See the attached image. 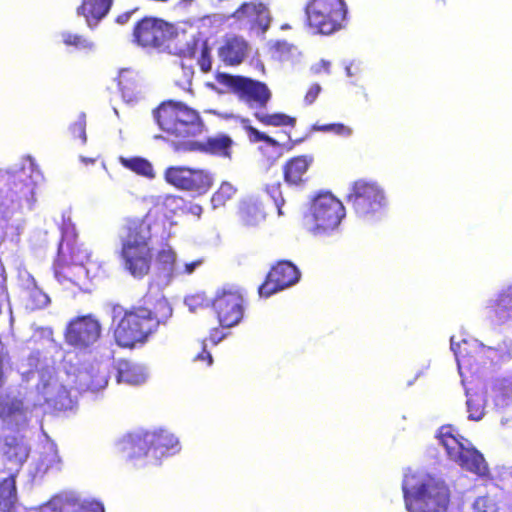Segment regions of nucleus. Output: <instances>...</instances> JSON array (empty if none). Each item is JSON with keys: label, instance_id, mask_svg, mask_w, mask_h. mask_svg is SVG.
I'll use <instances>...</instances> for the list:
<instances>
[{"label": "nucleus", "instance_id": "c85d7f7f", "mask_svg": "<svg viewBox=\"0 0 512 512\" xmlns=\"http://www.w3.org/2000/svg\"><path fill=\"white\" fill-rule=\"evenodd\" d=\"M119 162L126 169L149 179L155 177V172L152 164L142 157H120Z\"/></svg>", "mask_w": 512, "mask_h": 512}, {"label": "nucleus", "instance_id": "7ed1b4c3", "mask_svg": "<svg viewBox=\"0 0 512 512\" xmlns=\"http://www.w3.org/2000/svg\"><path fill=\"white\" fill-rule=\"evenodd\" d=\"M153 116L166 139L178 152H186L193 138L200 135L205 128L204 120L197 109L174 99L162 101L153 110Z\"/></svg>", "mask_w": 512, "mask_h": 512}, {"label": "nucleus", "instance_id": "a18cd8bd", "mask_svg": "<svg viewBox=\"0 0 512 512\" xmlns=\"http://www.w3.org/2000/svg\"><path fill=\"white\" fill-rule=\"evenodd\" d=\"M330 66H331V63L329 61L322 59L317 64L312 66V71L315 74H321V73L329 74Z\"/></svg>", "mask_w": 512, "mask_h": 512}, {"label": "nucleus", "instance_id": "b1692460", "mask_svg": "<svg viewBox=\"0 0 512 512\" xmlns=\"http://www.w3.org/2000/svg\"><path fill=\"white\" fill-rule=\"evenodd\" d=\"M113 2L114 0H82L76 13L84 17L87 25L93 28L108 15Z\"/></svg>", "mask_w": 512, "mask_h": 512}, {"label": "nucleus", "instance_id": "2f4dec72", "mask_svg": "<svg viewBox=\"0 0 512 512\" xmlns=\"http://www.w3.org/2000/svg\"><path fill=\"white\" fill-rule=\"evenodd\" d=\"M248 122H249L248 119L242 120V123L244 124L243 125L244 130L247 133L248 140L250 141V143L255 144V143L263 142L266 146H269L272 148L280 147V143L276 139L270 137L269 135H267L264 132L259 131L257 128L249 125Z\"/></svg>", "mask_w": 512, "mask_h": 512}, {"label": "nucleus", "instance_id": "f03ea898", "mask_svg": "<svg viewBox=\"0 0 512 512\" xmlns=\"http://www.w3.org/2000/svg\"><path fill=\"white\" fill-rule=\"evenodd\" d=\"M152 221L148 215L126 218L120 228L118 258L123 270L136 280L147 277L154 263Z\"/></svg>", "mask_w": 512, "mask_h": 512}, {"label": "nucleus", "instance_id": "1a4fd4ad", "mask_svg": "<svg viewBox=\"0 0 512 512\" xmlns=\"http://www.w3.org/2000/svg\"><path fill=\"white\" fill-rule=\"evenodd\" d=\"M177 439L165 430L142 431L128 434L123 440V449L130 458L150 457L155 462L172 454Z\"/></svg>", "mask_w": 512, "mask_h": 512}, {"label": "nucleus", "instance_id": "39448f33", "mask_svg": "<svg viewBox=\"0 0 512 512\" xmlns=\"http://www.w3.org/2000/svg\"><path fill=\"white\" fill-rule=\"evenodd\" d=\"M89 258L87 249L78 243L74 225L64 223L57 257L53 264L55 278L61 284L79 285L84 270L89 271V268H85Z\"/></svg>", "mask_w": 512, "mask_h": 512}, {"label": "nucleus", "instance_id": "c03bdc74", "mask_svg": "<svg viewBox=\"0 0 512 512\" xmlns=\"http://www.w3.org/2000/svg\"><path fill=\"white\" fill-rule=\"evenodd\" d=\"M322 91V88L320 86V84L318 83H313L307 90V92L305 93V96H304V102L306 105H311L313 104L317 97L319 96V94L321 93Z\"/></svg>", "mask_w": 512, "mask_h": 512}, {"label": "nucleus", "instance_id": "4468645a", "mask_svg": "<svg viewBox=\"0 0 512 512\" xmlns=\"http://www.w3.org/2000/svg\"><path fill=\"white\" fill-rule=\"evenodd\" d=\"M164 179L179 190L194 192L197 195L206 194L214 184L213 175L208 170L188 166L167 167Z\"/></svg>", "mask_w": 512, "mask_h": 512}, {"label": "nucleus", "instance_id": "9d476101", "mask_svg": "<svg viewBox=\"0 0 512 512\" xmlns=\"http://www.w3.org/2000/svg\"><path fill=\"white\" fill-rule=\"evenodd\" d=\"M307 25L317 34L340 30L347 16L344 0H311L305 8Z\"/></svg>", "mask_w": 512, "mask_h": 512}, {"label": "nucleus", "instance_id": "473e14b6", "mask_svg": "<svg viewBox=\"0 0 512 512\" xmlns=\"http://www.w3.org/2000/svg\"><path fill=\"white\" fill-rule=\"evenodd\" d=\"M10 190L18 196L19 199H28L33 195L34 184L32 181L23 178L21 174L13 175L9 183Z\"/></svg>", "mask_w": 512, "mask_h": 512}, {"label": "nucleus", "instance_id": "a878e982", "mask_svg": "<svg viewBox=\"0 0 512 512\" xmlns=\"http://www.w3.org/2000/svg\"><path fill=\"white\" fill-rule=\"evenodd\" d=\"M16 476L9 475L0 481V512H16Z\"/></svg>", "mask_w": 512, "mask_h": 512}, {"label": "nucleus", "instance_id": "3c124183", "mask_svg": "<svg viewBox=\"0 0 512 512\" xmlns=\"http://www.w3.org/2000/svg\"><path fill=\"white\" fill-rule=\"evenodd\" d=\"M6 377L4 374L3 360L0 358V389L5 385Z\"/></svg>", "mask_w": 512, "mask_h": 512}, {"label": "nucleus", "instance_id": "393cba45", "mask_svg": "<svg viewBox=\"0 0 512 512\" xmlns=\"http://www.w3.org/2000/svg\"><path fill=\"white\" fill-rule=\"evenodd\" d=\"M2 452L8 461L21 465L28 458L29 448L24 441V436L7 435L3 439Z\"/></svg>", "mask_w": 512, "mask_h": 512}, {"label": "nucleus", "instance_id": "7c9ffc66", "mask_svg": "<svg viewBox=\"0 0 512 512\" xmlns=\"http://www.w3.org/2000/svg\"><path fill=\"white\" fill-rule=\"evenodd\" d=\"M466 395L468 418L473 421L481 420L485 414V397L480 393H470L469 389H466Z\"/></svg>", "mask_w": 512, "mask_h": 512}, {"label": "nucleus", "instance_id": "c756f323", "mask_svg": "<svg viewBox=\"0 0 512 512\" xmlns=\"http://www.w3.org/2000/svg\"><path fill=\"white\" fill-rule=\"evenodd\" d=\"M118 87L124 98L131 100L138 90L137 75L129 69H123L117 76Z\"/></svg>", "mask_w": 512, "mask_h": 512}, {"label": "nucleus", "instance_id": "79ce46f5", "mask_svg": "<svg viewBox=\"0 0 512 512\" xmlns=\"http://www.w3.org/2000/svg\"><path fill=\"white\" fill-rule=\"evenodd\" d=\"M198 65L200 70L204 73H208L212 69V58L211 50L207 44H204L201 48L200 56L198 58Z\"/></svg>", "mask_w": 512, "mask_h": 512}, {"label": "nucleus", "instance_id": "5701e85b", "mask_svg": "<svg viewBox=\"0 0 512 512\" xmlns=\"http://www.w3.org/2000/svg\"><path fill=\"white\" fill-rule=\"evenodd\" d=\"M312 162L313 157L308 155H298L288 159L283 166L284 181L292 186L304 184L305 176Z\"/></svg>", "mask_w": 512, "mask_h": 512}, {"label": "nucleus", "instance_id": "a19ab883", "mask_svg": "<svg viewBox=\"0 0 512 512\" xmlns=\"http://www.w3.org/2000/svg\"><path fill=\"white\" fill-rule=\"evenodd\" d=\"M473 508L475 512H497L495 502L488 496L478 497L473 504Z\"/></svg>", "mask_w": 512, "mask_h": 512}, {"label": "nucleus", "instance_id": "6ab92c4d", "mask_svg": "<svg viewBox=\"0 0 512 512\" xmlns=\"http://www.w3.org/2000/svg\"><path fill=\"white\" fill-rule=\"evenodd\" d=\"M0 421L5 429L18 432L29 423L28 408L22 398L0 393Z\"/></svg>", "mask_w": 512, "mask_h": 512}, {"label": "nucleus", "instance_id": "58836bf2", "mask_svg": "<svg viewBox=\"0 0 512 512\" xmlns=\"http://www.w3.org/2000/svg\"><path fill=\"white\" fill-rule=\"evenodd\" d=\"M71 137L74 140H80L82 144L86 143V118L85 115H80L79 118L71 124L70 128Z\"/></svg>", "mask_w": 512, "mask_h": 512}, {"label": "nucleus", "instance_id": "09e8293b", "mask_svg": "<svg viewBox=\"0 0 512 512\" xmlns=\"http://www.w3.org/2000/svg\"><path fill=\"white\" fill-rule=\"evenodd\" d=\"M132 14H133V11H127L125 13H122L117 16L116 22L119 24H125L129 21Z\"/></svg>", "mask_w": 512, "mask_h": 512}, {"label": "nucleus", "instance_id": "20e7f679", "mask_svg": "<svg viewBox=\"0 0 512 512\" xmlns=\"http://www.w3.org/2000/svg\"><path fill=\"white\" fill-rule=\"evenodd\" d=\"M218 81L227 87L241 102L248 108L254 110L253 116L264 126L272 127H294L296 118L282 112L265 113L272 98V92L266 83L241 75H230L223 73Z\"/></svg>", "mask_w": 512, "mask_h": 512}, {"label": "nucleus", "instance_id": "f3484780", "mask_svg": "<svg viewBox=\"0 0 512 512\" xmlns=\"http://www.w3.org/2000/svg\"><path fill=\"white\" fill-rule=\"evenodd\" d=\"M301 272L298 267L289 260L277 261L268 271L265 280L258 287L260 297L268 298L299 282Z\"/></svg>", "mask_w": 512, "mask_h": 512}, {"label": "nucleus", "instance_id": "f257e3e1", "mask_svg": "<svg viewBox=\"0 0 512 512\" xmlns=\"http://www.w3.org/2000/svg\"><path fill=\"white\" fill-rule=\"evenodd\" d=\"M172 307L166 299H158L152 308L133 305L124 309L119 304L112 306L113 321L118 318L113 330L115 343L126 349L147 344L157 333L160 325L172 316Z\"/></svg>", "mask_w": 512, "mask_h": 512}, {"label": "nucleus", "instance_id": "6e6d98bb", "mask_svg": "<svg viewBox=\"0 0 512 512\" xmlns=\"http://www.w3.org/2000/svg\"><path fill=\"white\" fill-rule=\"evenodd\" d=\"M82 161L85 162V163H93L94 162V159H86V158H82Z\"/></svg>", "mask_w": 512, "mask_h": 512}, {"label": "nucleus", "instance_id": "2eb2a0df", "mask_svg": "<svg viewBox=\"0 0 512 512\" xmlns=\"http://www.w3.org/2000/svg\"><path fill=\"white\" fill-rule=\"evenodd\" d=\"M212 309L221 328H232L244 318L245 300L237 290L222 289L212 300Z\"/></svg>", "mask_w": 512, "mask_h": 512}, {"label": "nucleus", "instance_id": "4c0bfd02", "mask_svg": "<svg viewBox=\"0 0 512 512\" xmlns=\"http://www.w3.org/2000/svg\"><path fill=\"white\" fill-rule=\"evenodd\" d=\"M314 131L320 132H332L336 135L340 136H350L352 134V129L342 123H331V124H314Z\"/></svg>", "mask_w": 512, "mask_h": 512}, {"label": "nucleus", "instance_id": "cd10ccee", "mask_svg": "<svg viewBox=\"0 0 512 512\" xmlns=\"http://www.w3.org/2000/svg\"><path fill=\"white\" fill-rule=\"evenodd\" d=\"M154 261L159 273L167 277L173 276L176 265V252L170 245L166 244L156 253L154 252Z\"/></svg>", "mask_w": 512, "mask_h": 512}, {"label": "nucleus", "instance_id": "ddd939ff", "mask_svg": "<svg viewBox=\"0 0 512 512\" xmlns=\"http://www.w3.org/2000/svg\"><path fill=\"white\" fill-rule=\"evenodd\" d=\"M232 24L239 30L256 35H264L271 25L270 10L261 0L242 2L229 16Z\"/></svg>", "mask_w": 512, "mask_h": 512}, {"label": "nucleus", "instance_id": "de8ad7c7", "mask_svg": "<svg viewBox=\"0 0 512 512\" xmlns=\"http://www.w3.org/2000/svg\"><path fill=\"white\" fill-rule=\"evenodd\" d=\"M194 359L199 360V361H204L207 366H210L213 362L212 355L205 348H203L202 351L200 353H198Z\"/></svg>", "mask_w": 512, "mask_h": 512}, {"label": "nucleus", "instance_id": "c9c22d12", "mask_svg": "<svg viewBox=\"0 0 512 512\" xmlns=\"http://www.w3.org/2000/svg\"><path fill=\"white\" fill-rule=\"evenodd\" d=\"M61 37L63 43L68 47H73L77 50H91L93 48V43L83 35L63 32Z\"/></svg>", "mask_w": 512, "mask_h": 512}, {"label": "nucleus", "instance_id": "603ef678", "mask_svg": "<svg viewBox=\"0 0 512 512\" xmlns=\"http://www.w3.org/2000/svg\"><path fill=\"white\" fill-rule=\"evenodd\" d=\"M190 212L199 216L202 213V207L198 204L192 205L190 207Z\"/></svg>", "mask_w": 512, "mask_h": 512}, {"label": "nucleus", "instance_id": "f704fd0d", "mask_svg": "<svg viewBox=\"0 0 512 512\" xmlns=\"http://www.w3.org/2000/svg\"><path fill=\"white\" fill-rule=\"evenodd\" d=\"M193 76L194 71L184 65H181L175 73V84L191 96H194V91L192 89Z\"/></svg>", "mask_w": 512, "mask_h": 512}, {"label": "nucleus", "instance_id": "412c9836", "mask_svg": "<svg viewBox=\"0 0 512 512\" xmlns=\"http://www.w3.org/2000/svg\"><path fill=\"white\" fill-rule=\"evenodd\" d=\"M234 141L226 134L208 137L205 141H195L187 146L186 152L199 151L222 158H231Z\"/></svg>", "mask_w": 512, "mask_h": 512}, {"label": "nucleus", "instance_id": "ea45409f", "mask_svg": "<svg viewBox=\"0 0 512 512\" xmlns=\"http://www.w3.org/2000/svg\"><path fill=\"white\" fill-rule=\"evenodd\" d=\"M266 191L269 194V196L272 198V200L277 208L278 215H283L282 207L285 204V200L282 195L280 182H276V183L267 185Z\"/></svg>", "mask_w": 512, "mask_h": 512}, {"label": "nucleus", "instance_id": "a211bd4d", "mask_svg": "<svg viewBox=\"0 0 512 512\" xmlns=\"http://www.w3.org/2000/svg\"><path fill=\"white\" fill-rule=\"evenodd\" d=\"M101 336V324L91 315L72 319L66 326L64 338L68 345L85 349L96 343Z\"/></svg>", "mask_w": 512, "mask_h": 512}, {"label": "nucleus", "instance_id": "0eeeda50", "mask_svg": "<svg viewBox=\"0 0 512 512\" xmlns=\"http://www.w3.org/2000/svg\"><path fill=\"white\" fill-rule=\"evenodd\" d=\"M414 480L415 476L406 477L402 484L408 512H446L450 503L449 487L432 477Z\"/></svg>", "mask_w": 512, "mask_h": 512}, {"label": "nucleus", "instance_id": "72a5a7b5", "mask_svg": "<svg viewBox=\"0 0 512 512\" xmlns=\"http://www.w3.org/2000/svg\"><path fill=\"white\" fill-rule=\"evenodd\" d=\"M236 190L228 182H223L219 188L212 194L211 204L213 208L224 206L234 196Z\"/></svg>", "mask_w": 512, "mask_h": 512}, {"label": "nucleus", "instance_id": "37998d69", "mask_svg": "<svg viewBox=\"0 0 512 512\" xmlns=\"http://www.w3.org/2000/svg\"><path fill=\"white\" fill-rule=\"evenodd\" d=\"M493 390L502 396L512 394V376L497 379L493 384Z\"/></svg>", "mask_w": 512, "mask_h": 512}, {"label": "nucleus", "instance_id": "8fccbe9b", "mask_svg": "<svg viewBox=\"0 0 512 512\" xmlns=\"http://www.w3.org/2000/svg\"><path fill=\"white\" fill-rule=\"evenodd\" d=\"M199 264H200V261H193V262L185 264L184 272L186 274H191Z\"/></svg>", "mask_w": 512, "mask_h": 512}, {"label": "nucleus", "instance_id": "e433bc0d", "mask_svg": "<svg viewBox=\"0 0 512 512\" xmlns=\"http://www.w3.org/2000/svg\"><path fill=\"white\" fill-rule=\"evenodd\" d=\"M28 303L31 309H43L50 303V298L38 287H33L29 289Z\"/></svg>", "mask_w": 512, "mask_h": 512}, {"label": "nucleus", "instance_id": "bb28decb", "mask_svg": "<svg viewBox=\"0 0 512 512\" xmlns=\"http://www.w3.org/2000/svg\"><path fill=\"white\" fill-rule=\"evenodd\" d=\"M146 376L142 369L129 360H119L117 363V381L129 385L142 384Z\"/></svg>", "mask_w": 512, "mask_h": 512}, {"label": "nucleus", "instance_id": "4d7b16f0", "mask_svg": "<svg viewBox=\"0 0 512 512\" xmlns=\"http://www.w3.org/2000/svg\"><path fill=\"white\" fill-rule=\"evenodd\" d=\"M347 73H348V75H350V68L349 67L347 68Z\"/></svg>", "mask_w": 512, "mask_h": 512}, {"label": "nucleus", "instance_id": "5fc2aeb1", "mask_svg": "<svg viewBox=\"0 0 512 512\" xmlns=\"http://www.w3.org/2000/svg\"><path fill=\"white\" fill-rule=\"evenodd\" d=\"M93 512H104L103 507L97 506L93 509Z\"/></svg>", "mask_w": 512, "mask_h": 512}, {"label": "nucleus", "instance_id": "6e6552de", "mask_svg": "<svg viewBox=\"0 0 512 512\" xmlns=\"http://www.w3.org/2000/svg\"><path fill=\"white\" fill-rule=\"evenodd\" d=\"M437 436L450 460L478 476H486L489 473L483 455L452 425L441 426Z\"/></svg>", "mask_w": 512, "mask_h": 512}, {"label": "nucleus", "instance_id": "864d4df0", "mask_svg": "<svg viewBox=\"0 0 512 512\" xmlns=\"http://www.w3.org/2000/svg\"><path fill=\"white\" fill-rule=\"evenodd\" d=\"M194 0H181L180 1V5L183 6V7H187L188 5H190Z\"/></svg>", "mask_w": 512, "mask_h": 512}, {"label": "nucleus", "instance_id": "4be33fe9", "mask_svg": "<svg viewBox=\"0 0 512 512\" xmlns=\"http://www.w3.org/2000/svg\"><path fill=\"white\" fill-rule=\"evenodd\" d=\"M250 46L247 40L239 35H229L223 40L218 49L220 59L227 65L241 64L249 54Z\"/></svg>", "mask_w": 512, "mask_h": 512}, {"label": "nucleus", "instance_id": "9b49d317", "mask_svg": "<svg viewBox=\"0 0 512 512\" xmlns=\"http://www.w3.org/2000/svg\"><path fill=\"white\" fill-rule=\"evenodd\" d=\"M310 212L314 223L313 231L316 234L334 231L346 214L343 203L329 191L321 192L313 198Z\"/></svg>", "mask_w": 512, "mask_h": 512}, {"label": "nucleus", "instance_id": "aec40b11", "mask_svg": "<svg viewBox=\"0 0 512 512\" xmlns=\"http://www.w3.org/2000/svg\"><path fill=\"white\" fill-rule=\"evenodd\" d=\"M486 319L493 326L512 323V285L502 289L495 299H491L485 308Z\"/></svg>", "mask_w": 512, "mask_h": 512}, {"label": "nucleus", "instance_id": "f8f14e48", "mask_svg": "<svg viewBox=\"0 0 512 512\" xmlns=\"http://www.w3.org/2000/svg\"><path fill=\"white\" fill-rule=\"evenodd\" d=\"M346 200L359 217L373 216L386 206L383 189L366 179H358L351 184Z\"/></svg>", "mask_w": 512, "mask_h": 512}, {"label": "nucleus", "instance_id": "49530a36", "mask_svg": "<svg viewBox=\"0 0 512 512\" xmlns=\"http://www.w3.org/2000/svg\"><path fill=\"white\" fill-rule=\"evenodd\" d=\"M224 337L225 334L221 327H214L209 332V341L213 344L219 343Z\"/></svg>", "mask_w": 512, "mask_h": 512}, {"label": "nucleus", "instance_id": "423d86ee", "mask_svg": "<svg viewBox=\"0 0 512 512\" xmlns=\"http://www.w3.org/2000/svg\"><path fill=\"white\" fill-rule=\"evenodd\" d=\"M454 351L462 383H472L481 369L486 365V360L491 362H503L512 358V340L503 341L496 347H485L476 342L463 340L460 343H451Z\"/></svg>", "mask_w": 512, "mask_h": 512}, {"label": "nucleus", "instance_id": "dca6fc26", "mask_svg": "<svg viewBox=\"0 0 512 512\" xmlns=\"http://www.w3.org/2000/svg\"><path fill=\"white\" fill-rule=\"evenodd\" d=\"M173 25L167 21L146 16L133 28L134 41L142 47L160 48L171 39Z\"/></svg>", "mask_w": 512, "mask_h": 512}]
</instances>
